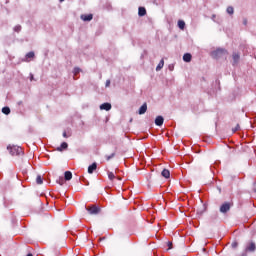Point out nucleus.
I'll return each instance as SVG.
<instances>
[{
	"label": "nucleus",
	"mask_w": 256,
	"mask_h": 256,
	"mask_svg": "<svg viewBox=\"0 0 256 256\" xmlns=\"http://www.w3.org/2000/svg\"><path fill=\"white\" fill-rule=\"evenodd\" d=\"M223 55H227V50L223 48H218L211 52V57L213 59H220V57H223Z\"/></svg>",
	"instance_id": "obj_1"
},
{
	"label": "nucleus",
	"mask_w": 256,
	"mask_h": 256,
	"mask_svg": "<svg viewBox=\"0 0 256 256\" xmlns=\"http://www.w3.org/2000/svg\"><path fill=\"white\" fill-rule=\"evenodd\" d=\"M7 149L13 157H15V155H23V148L19 146H8Z\"/></svg>",
	"instance_id": "obj_2"
},
{
	"label": "nucleus",
	"mask_w": 256,
	"mask_h": 256,
	"mask_svg": "<svg viewBox=\"0 0 256 256\" xmlns=\"http://www.w3.org/2000/svg\"><path fill=\"white\" fill-rule=\"evenodd\" d=\"M86 211H88L89 215H99V213H101V208L92 205L90 207H86Z\"/></svg>",
	"instance_id": "obj_3"
},
{
	"label": "nucleus",
	"mask_w": 256,
	"mask_h": 256,
	"mask_svg": "<svg viewBox=\"0 0 256 256\" xmlns=\"http://www.w3.org/2000/svg\"><path fill=\"white\" fill-rule=\"evenodd\" d=\"M231 206L232 204L230 202H224L221 206H220V213H229V211H231Z\"/></svg>",
	"instance_id": "obj_4"
},
{
	"label": "nucleus",
	"mask_w": 256,
	"mask_h": 256,
	"mask_svg": "<svg viewBox=\"0 0 256 256\" xmlns=\"http://www.w3.org/2000/svg\"><path fill=\"white\" fill-rule=\"evenodd\" d=\"M246 253H255L256 251V244L255 242H249L244 250Z\"/></svg>",
	"instance_id": "obj_5"
},
{
	"label": "nucleus",
	"mask_w": 256,
	"mask_h": 256,
	"mask_svg": "<svg viewBox=\"0 0 256 256\" xmlns=\"http://www.w3.org/2000/svg\"><path fill=\"white\" fill-rule=\"evenodd\" d=\"M232 59H233L232 65L235 66V65H238V64H239V61H240V59H241V56L239 55V53L234 52V53L232 54Z\"/></svg>",
	"instance_id": "obj_6"
},
{
	"label": "nucleus",
	"mask_w": 256,
	"mask_h": 256,
	"mask_svg": "<svg viewBox=\"0 0 256 256\" xmlns=\"http://www.w3.org/2000/svg\"><path fill=\"white\" fill-rule=\"evenodd\" d=\"M154 123L157 127H162L163 123H165V118H163V116H157Z\"/></svg>",
	"instance_id": "obj_7"
},
{
	"label": "nucleus",
	"mask_w": 256,
	"mask_h": 256,
	"mask_svg": "<svg viewBox=\"0 0 256 256\" xmlns=\"http://www.w3.org/2000/svg\"><path fill=\"white\" fill-rule=\"evenodd\" d=\"M101 111H111V103L105 102L100 105Z\"/></svg>",
	"instance_id": "obj_8"
},
{
	"label": "nucleus",
	"mask_w": 256,
	"mask_h": 256,
	"mask_svg": "<svg viewBox=\"0 0 256 256\" xmlns=\"http://www.w3.org/2000/svg\"><path fill=\"white\" fill-rule=\"evenodd\" d=\"M35 57V52L31 51L28 52L25 56V59L23 61H25L26 63H29V59H33Z\"/></svg>",
	"instance_id": "obj_9"
},
{
	"label": "nucleus",
	"mask_w": 256,
	"mask_h": 256,
	"mask_svg": "<svg viewBox=\"0 0 256 256\" xmlns=\"http://www.w3.org/2000/svg\"><path fill=\"white\" fill-rule=\"evenodd\" d=\"M147 113V103H144L138 110L139 115H145Z\"/></svg>",
	"instance_id": "obj_10"
},
{
	"label": "nucleus",
	"mask_w": 256,
	"mask_h": 256,
	"mask_svg": "<svg viewBox=\"0 0 256 256\" xmlns=\"http://www.w3.org/2000/svg\"><path fill=\"white\" fill-rule=\"evenodd\" d=\"M81 19L82 21H93V14H83Z\"/></svg>",
	"instance_id": "obj_11"
},
{
	"label": "nucleus",
	"mask_w": 256,
	"mask_h": 256,
	"mask_svg": "<svg viewBox=\"0 0 256 256\" xmlns=\"http://www.w3.org/2000/svg\"><path fill=\"white\" fill-rule=\"evenodd\" d=\"M191 59H193V56L190 53H185L183 55V61L185 63H191Z\"/></svg>",
	"instance_id": "obj_12"
},
{
	"label": "nucleus",
	"mask_w": 256,
	"mask_h": 256,
	"mask_svg": "<svg viewBox=\"0 0 256 256\" xmlns=\"http://www.w3.org/2000/svg\"><path fill=\"white\" fill-rule=\"evenodd\" d=\"M97 170V164L96 162L92 163L89 167H88V173L91 175L94 173V171Z\"/></svg>",
	"instance_id": "obj_13"
},
{
	"label": "nucleus",
	"mask_w": 256,
	"mask_h": 256,
	"mask_svg": "<svg viewBox=\"0 0 256 256\" xmlns=\"http://www.w3.org/2000/svg\"><path fill=\"white\" fill-rule=\"evenodd\" d=\"M73 179V173L71 171H66L64 173V181H71Z\"/></svg>",
	"instance_id": "obj_14"
},
{
	"label": "nucleus",
	"mask_w": 256,
	"mask_h": 256,
	"mask_svg": "<svg viewBox=\"0 0 256 256\" xmlns=\"http://www.w3.org/2000/svg\"><path fill=\"white\" fill-rule=\"evenodd\" d=\"M138 15L139 17H145V15H147V10L145 9V7L138 8Z\"/></svg>",
	"instance_id": "obj_15"
},
{
	"label": "nucleus",
	"mask_w": 256,
	"mask_h": 256,
	"mask_svg": "<svg viewBox=\"0 0 256 256\" xmlns=\"http://www.w3.org/2000/svg\"><path fill=\"white\" fill-rule=\"evenodd\" d=\"M161 175L164 179H169V177H171V172L167 169H163Z\"/></svg>",
	"instance_id": "obj_16"
},
{
	"label": "nucleus",
	"mask_w": 256,
	"mask_h": 256,
	"mask_svg": "<svg viewBox=\"0 0 256 256\" xmlns=\"http://www.w3.org/2000/svg\"><path fill=\"white\" fill-rule=\"evenodd\" d=\"M165 66V60L161 59L159 64L156 67V71H161L163 69V67Z\"/></svg>",
	"instance_id": "obj_17"
},
{
	"label": "nucleus",
	"mask_w": 256,
	"mask_h": 256,
	"mask_svg": "<svg viewBox=\"0 0 256 256\" xmlns=\"http://www.w3.org/2000/svg\"><path fill=\"white\" fill-rule=\"evenodd\" d=\"M67 147H69V144H67V142H62L60 147L57 148V151H65Z\"/></svg>",
	"instance_id": "obj_18"
},
{
	"label": "nucleus",
	"mask_w": 256,
	"mask_h": 256,
	"mask_svg": "<svg viewBox=\"0 0 256 256\" xmlns=\"http://www.w3.org/2000/svg\"><path fill=\"white\" fill-rule=\"evenodd\" d=\"M2 113L4 115H9L11 113V108H9L8 106H5L2 108Z\"/></svg>",
	"instance_id": "obj_19"
},
{
	"label": "nucleus",
	"mask_w": 256,
	"mask_h": 256,
	"mask_svg": "<svg viewBox=\"0 0 256 256\" xmlns=\"http://www.w3.org/2000/svg\"><path fill=\"white\" fill-rule=\"evenodd\" d=\"M226 11L228 15H233V13H235V9L233 8V6H228Z\"/></svg>",
	"instance_id": "obj_20"
},
{
	"label": "nucleus",
	"mask_w": 256,
	"mask_h": 256,
	"mask_svg": "<svg viewBox=\"0 0 256 256\" xmlns=\"http://www.w3.org/2000/svg\"><path fill=\"white\" fill-rule=\"evenodd\" d=\"M178 27H179V29H181V31H183V29H185V21L179 20Z\"/></svg>",
	"instance_id": "obj_21"
},
{
	"label": "nucleus",
	"mask_w": 256,
	"mask_h": 256,
	"mask_svg": "<svg viewBox=\"0 0 256 256\" xmlns=\"http://www.w3.org/2000/svg\"><path fill=\"white\" fill-rule=\"evenodd\" d=\"M36 183L37 185H43V178L41 177V175L37 176Z\"/></svg>",
	"instance_id": "obj_22"
},
{
	"label": "nucleus",
	"mask_w": 256,
	"mask_h": 256,
	"mask_svg": "<svg viewBox=\"0 0 256 256\" xmlns=\"http://www.w3.org/2000/svg\"><path fill=\"white\" fill-rule=\"evenodd\" d=\"M115 152H113L111 155H106L105 156V159H106V161H111V159H113V157H115Z\"/></svg>",
	"instance_id": "obj_23"
},
{
	"label": "nucleus",
	"mask_w": 256,
	"mask_h": 256,
	"mask_svg": "<svg viewBox=\"0 0 256 256\" xmlns=\"http://www.w3.org/2000/svg\"><path fill=\"white\" fill-rule=\"evenodd\" d=\"M21 29H22V27L19 24L14 27L15 33H21Z\"/></svg>",
	"instance_id": "obj_24"
},
{
	"label": "nucleus",
	"mask_w": 256,
	"mask_h": 256,
	"mask_svg": "<svg viewBox=\"0 0 256 256\" xmlns=\"http://www.w3.org/2000/svg\"><path fill=\"white\" fill-rule=\"evenodd\" d=\"M108 179H110V181H113V179H115V174L113 172H108Z\"/></svg>",
	"instance_id": "obj_25"
},
{
	"label": "nucleus",
	"mask_w": 256,
	"mask_h": 256,
	"mask_svg": "<svg viewBox=\"0 0 256 256\" xmlns=\"http://www.w3.org/2000/svg\"><path fill=\"white\" fill-rule=\"evenodd\" d=\"M57 183H59V185H64V183H65V178L60 177V178L57 180Z\"/></svg>",
	"instance_id": "obj_26"
},
{
	"label": "nucleus",
	"mask_w": 256,
	"mask_h": 256,
	"mask_svg": "<svg viewBox=\"0 0 256 256\" xmlns=\"http://www.w3.org/2000/svg\"><path fill=\"white\" fill-rule=\"evenodd\" d=\"M232 249H237L239 247V243L237 241L232 242L231 244Z\"/></svg>",
	"instance_id": "obj_27"
},
{
	"label": "nucleus",
	"mask_w": 256,
	"mask_h": 256,
	"mask_svg": "<svg viewBox=\"0 0 256 256\" xmlns=\"http://www.w3.org/2000/svg\"><path fill=\"white\" fill-rule=\"evenodd\" d=\"M239 129H241V127L239 126V124H237L236 127L232 129V131H233V133H237V131H239Z\"/></svg>",
	"instance_id": "obj_28"
},
{
	"label": "nucleus",
	"mask_w": 256,
	"mask_h": 256,
	"mask_svg": "<svg viewBox=\"0 0 256 256\" xmlns=\"http://www.w3.org/2000/svg\"><path fill=\"white\" fill-rule=\"evenodd\" d=\"M78 73H81V69L80 68H74V75H78Z\"/></svg>",
	"instance_id": "obj_29"
},
{
	"label": "nucleus",
	"mask_w": 256,
	"mask_h": 256,
	"mask_svg": "<svg viewBox=\"0 0 256 256\" xmlns=\"http://www.w3.org/2000/svg\"><path fill=\"white\" fill-rule=\"evenodd\" d=\"M168 249H173V242H168Z\"/></svg>",
	"instance_id": "obj_30"
},
{
	"label": "nucleus",
	"mask_w": 256,
	"mask_h": 256,
	"mask_svg": "<svg viewBox=\"0 0 256 256\" xmlns=\"http://www.w3.org/2000/svg\"><path fill=\"white\" fill-rule=\"evenodd\" d=\"M110 85H111V80H107L106 84H105V87H109Z\"/></svg>",
	"instance_id": "obj_31"
},
{
	"label": "nucleus",
	"mask_w": 256,
	"mask_h": 256,
	"mask_svg": "<svg viewBox=\"0 0 256 256\" xmlns=\"http://www.w3.org/2000/svg\"><path fill=\"white\" fill-rule=\"evenodd\" d=\"M35 78L33 76V73H30V81H33Z\"/></svg>",
	"instance_id": "obj_32"
},
{
	"label": "nucleus",
	"mask_w": 256,
	"mask_h": 256,
	"mask_svg": "<svg viewBox=\"0 0 256 256\" xmlns=\"http://www.w3.org/2000/svg\"><path fill=\"white\" fill-rule=\"evenodd\" d=\"M168 69H169V71H173V69H174L173 65H169Z\"/></svg>",
	"instance_id": "obj_33"
},
{
	"label": "nucleus",
	"mask_w": 256,
	"mask_h": 256,
	"mask_svg": "<svg viewBox=\"0 0 256 256\" xmlns=\"http://www.w3.org/2000/svg\"><path fill=\"white\" fill-rule=\"evenodd\" d=\"M63 137H65V138L69 137V136L67 135V132H66V131L63 132Z\"/></svg>",
	"instance_id": "obj_34"
},
{
	"label": "nucleus",
	"mask_w": 256,
	"mask_h": 256,
	"mask_svg": "<svg viewBox=\"0 0 256 256\" xmlns=\"http://www.w3.org/2000/svg\"><path fill=\"white\" fill-rule=\"evenodd\" d=\"M18 105H23V101H19V102H18Z\"/></svg>",
	"instance_id": "obj_35"
},
{
	"label": "nucleus",
	"mask_w": 256,
	"mask_h": 256,
	"mask_svg": "<svg viewBox=\"0 0 256 256\" xmlns=\"http://www.w3.org/2000/svg\"><path fill=\"white\" fill-rule=\"evenodd\" d=\"M27 256H33V254L29 253V254H27Z\"/></svg>",
	"instance_id": "obj_36"
},
{
	"label": "nucleus",
	"mask_w": 256,
	"mask_h": 256,
	"mask_svg": "<svg viewBox=\"0 0 256 256\" xmlns=\"http://www.w3.org/2000/svg\"><path fill=\"white\" fill-rule=\"evenodd\" d=\"M60 1V3H63V1H65V0H59Z\"/></svg>",
	"instance_id": "obj_37"
},
{
	"label": "nucleus",
	"mask_w": 256,
	"mask_h": 256,
	"mask_svg": "<svg viewBox=\"0 0 256 256\" xmlns=\"http://www.w3.org/2000/svg\"><path fill=\"white\" fill-rule=\"evenodd\" d=\"M254 191H255V193H256V189H255Z\"/></svg>",
	"instance_id": "obj_38"
}]
</instances>
